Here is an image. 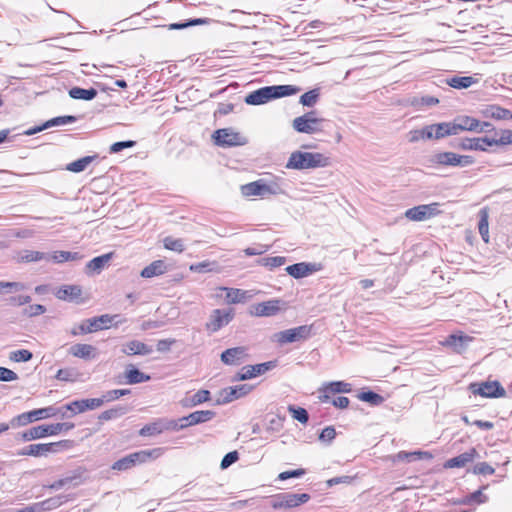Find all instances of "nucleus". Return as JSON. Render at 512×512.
I'll return each mask as SVG.
<instances>
[{
  "label": "nucleus",
  "instance_id": "f257e3e1",
  "mask_svg": "<svg viewBox=\"0 0 512 512\" xmlns=\"http://www.w3.org/2000/svg\"><path fill=\"white\" fill-rule=\"evenodd\" d=\"M299 91L300 88L293 85L266 86L249 93L245 97V103L248 105H261L272 99L295 95Z\"/></svg>",
  "mask_w": 512,
  "mask_h": 512
},
{
  "label": "nucleus",
  "instance_id": "f03ea898",
  "mask_svg": "<svg viewBox=\"0 0 512 512\" xmlns=\"http://www.w3.org/2000/svg\"><path fill=\"white\" fill-rule=\"evenodd\" d=\"M327 165H329V158L321 153L296 151L290 155L286 168L303 170L326 167Z\"/></svg>",
  "mask_w": 512,
  "mask_h": 512
},
{
  "label": "nucleus",
  "instance_id": "7ed1b4c3",
  "mask_svg": "<svg viewBox=\"0 0 512 512\" xmlns=\"http://www.w3.org/2000/svg\"><path fill=\"white\" fill-rule=\"evenodd\" d=\"M162 454L163 448H154L150 450L134 452L114 462L112 469L117 471H125L132 468L136 464H142L151 459L155 460Z\"/></svg>",
  "mask_w": 512,
  "mask_h": 512
},
{
  "label": "nucleus",
  "instance_id": "20e7f679",
  "mask_svg": "<svg viewBox=\"0 0 512 512\" xmlns=\"http://www.w3.org/2000/svg\"><path fill=\"white\" fill-rule=\"evenodd\" d=\"M241 192L244 196H260L267 198L271 195H278L283 193L281 186L276 182L266 183L263 179L241 186Z\"/></svg>",
  "mask_w": 512,
  "mask_h": 512
},
{
  "label": "nucleus",
  "instance_id": "39448f33",
  "mask_svg": "<svg viewBox=\"0 0 512 512\" xmlns=\"http://www.w3.org/2000/svg\"><path fill=\"white\" fill-rule=\"evenodd\" d=\"M74 427L72 423H56L50 425H39L30 428L27 431H24L20 434L21 439L23 441H31L35 439H40L48 435H57L61 431H68Z\"/></svg>",
  "mask_w": 512,
  "mask_h": 512
},
{
  "label": "nucleus",
  "instance_id": "423d86ee",
  "mask_svg": "<svg viewBox=\"0 0 512 512\" xmlns=\"http://www.w3.org/2000/svg\"><path fill=\"white\" fill-rule=\"evenodd\" d=\"M430 161L440 166L466 167L474 163L470 155H458L453 152H439L434 154Z\"/></svg>",
  "mask_w": 512,
  "mask_h": 512
},
{
  "label": "nucleus",
  "instance_id": "0eeeda50",
  "mask_svg": "<svg viewBox=\"0 0 512 512\" xmlns=\"http://www.w3.org/2000/svg\"><path fill=\"white\" fill-rule=\"evenodd\" d=\"M310 500V495L307 493H282L276 495L272 501L271 506L273 509H291L300 506Z\"/></svg>",
  "mask_w": 512,
  "mask_h": 512
},
{
  "label": "nucleus",
  "instance_id": "6e6552de",
  "mask_svg": "<svg viewBox=\"0 0 512 512\" xmlns=\"http://www.w3.org/2000/svg\"><path fill=\"white\" fill-rule=\"evenodd\" d=\"M57 414V410L52 407H45L40 409H35L29 412L22 413L11 420V425L13 427H21L26 426L29 423H32L37 420L45 419L51 416H55Z\"/></svg>",
  "mask_w": 512,
  "mask_h": 512
},
{
  "label": "nucleus",
  "instance_id": "1a4fd4ad",
  "mask_svg": "<svg viewBox=\"0 0 512 512\" xmlns=\"http://www.w3.org/2000/svg\"><path fill=\"white\" fill-rule=\"evenodd\" d=\"M314 114V112H308L296 117L292 122V127L299 133L314 134L320 132L323 119L315 117Z\"/></svg>",
  "mask_w": 512,
  "mask_h": 512
},
{
  "label": "nucleus",
  "instance_id": "9d476101",
  "mask_svg": "<svg viewBox=\"0 0 512 512\" xmlns=\"http://www.w3.org/2000/svg\"><path fill=\"white\" fill-rule=\"evenodd\" d=\"M469 390L473 394H478L486 398H499L506 396V390L498 381L472 383L469 386Z\"/></svg>",
  "mask_w": 512,
  "mask_h": 512
},
{
  "label": "nucleus",
  "instance_id": "9b49d317",
  "mask_svg": "<svg viewBox=\"0 0 512 512\" xmlns=\"http://www.w3.org/2000/svg\"><path fill=\"white\" fill-rule=\"evenodd\" d=\"M285 308L286 304L284 301L280 299H271L252 305L250 308V314L256 317H270L277 315Z\"/></svg>",
  "mask_w": 512,
  "mask_h": 512
},
{
  "label": "nucleus",
  "instance_id": "f8f14e48",
  "mask_svg": "<svg viewBox=\"0 0 512 512\" xmlns=\"http://www.w3.org/2000/svg\"><path fill=\"white\" fill-rule=\"evenodd\" d=\"M439 203L423 204L406 210L405 217L411 221H425L441 213Z\"/></svg>",
  "mask_w": 512,
  "mask_h": 512
},
{
  "label": "nucleus",
  "instance_id": "ddd939ff",
  "mask_svg": "<svg viewBox=\"0 0 512 512\" xmlns=\"http://www.w3.org/2000/svg\"><path fill=\"white\" fill-rule=\"evenodd\" d=\"M233 318V309H215L210 314L209 321L206 323V328L210 332L215 333L222 327L228 325Z\"/></svg>",
  "mask_w": 512,
  "mask_h": 512
},
{
  "label": "nucleus",
  "instance_id": "4468645a",
  "mask_svg": "<svg viewBox=\"0 0 512 512\" xmlns=\"http://www.w3.org/2000/svg\"><path fill=\"white\" fill-rule=\"evenodd\" d=\"M69 441H60L56 443H46V444H31L25 448H23L18 454L19 455H27V456H43L49 453H56L60 450L61 447H67Z\"/></svg>",
  "mask_w": 512,
  "mask_h": 512
},
{
  "label": "nucleus",
  "instance_id": "2eb2a0df",
  "mask_svg": "<svg viewBox=\"0 0 512 512\" xmlns=\"http://www.w3.org/2000/svg\"><path fill=\"white\" fill-rule=\"evenodd\" d=\"M252 390V386L248 384L236 385L233 387H226L220 390L217 394L216 405H223L230 403L247 395Z\"/></svg>",
  "mask_w": 512,
  "mask_h": 512
},
{
  "label": "nucleus",
  "instance_id": "dca6fc26",
  "mask_svg": "<svg viewBox=\"0 0 512 512\" xmlns=\"http://www.w3.org/2000/svg\"><path fill=\"white\" fill-rule=\"evenodd\" d=\"M116 318H118V315L103 314L98 317L87 319L80 324V333L86 334L96 332L101 329H108L110 324H112Z\"/></svg>",
  "mask_w": 512,
  "mask_h": 512
},
{
  "label": "nucleus",
  "instance_id": "f3484780",
  "mask_svg": "<svg viewBox=\"0 0 512 512\" xmlns=\"http://www.w3.org/2000/svg\"><path fill=\"white\" fill-rule=\"evenodd\" d=\"M172 430L177 431L178 430V423L175 420H169L165 418L158 419L154 422H151L149 424H146L143 426L140 431L139 435L141 436H154L161 434L164 431Z\"/></svg>",
  "mask_w": 512,
  "mask_h": 512
},
{
  "label": "nucleus",
  "instance_id": "a211bd4d",
  "mask_svg": "<svg viewBox=\"0 0 512 512\" xmlns=\"http://www.w3.org/2000/svg\"><path fill=\"white\" fill-rule=\"evenodd\" d=\"M213 138L219 146H238L246 143L245 137L229 128L218 129L214 132Z\"/></svg>",
  "mask_w": 512,
  "mask_h": 512
},
{
  "label": "nucleus",
  "instance_id": "6ab92c4d",
  "mask_svg": "<svg viewBox=\"0 0 512 512\" xmlns=\"http://www.w3.org/2000/svg\"><path fill=\"white\" fill-rule=\"evenodd\" d=\"M274 367H276L275 361H268L256 365H247L244 366L241 369V371L237 374L236 379L241 381L248 380L256 376L262 375L267 371L273 369Z\"/></svg>",
  "mask_w": 512,
  "mask_h": 512
},
{
  "label": "nucleus",
  "instance_id": "aec40b11",
  "mask_svg": "<svg viewBox=\"0 0 512 512\" xmlns=\"http://www.w3.org/2000/svg\"><path fill=\"white\" fill-rule=\"evenodd\" d=\"M322 269L320 263H307L300 262L285 268V271L295 279L306 277L314 272H318Z\"/></svg>",
  "mask_w": 512,
  "mask_h": 512
},
{
  "label": "nucleus",
  "instance_id": "412c9836",
  "mask_svg": "<svg viewBox=\"0 0 512 512\" xmlns=\"http://www.w3.org/2000/svg\"><path fill=\"white\" fill-rule=\"evenodd\" d=\"M308 334L309 328L307 326H299L275 334V339L280 344H286L305 339Z\"/></svg>",
  "mask_w": 512,
  "mask_h": 512
},
{
  "label": "nucleus",
  "instance_id": "4be33fe9",
  "mask_svg": "<svg viewBox=\"0 0 512 512\" xmlns=\"http://www.w3.org/2000/svg\"><path fill=\"white\" fill-rule=\"evenodd\" d=\"M103 403H104V399H100V398L82 399V400L73 401V402L65 405L63 408L65 410H70L73 413H82L86 410H93L95 408H98V407L102 406Z\"/></svg>",
  "mask_w": 512,
  "mask_h": 512
},
{
  "label": "nucleus",
  "instance_id": "5701e85b",
  "mask_svg": "<svg viewBox=\"0 0 512 512\" xmlns=\"http://www.w3.org/2000/svg\"><path fill=\"white\" fill-rule=\"evenodd\" d=\"M247 349L243 346L229 348L222 352L221 361L226 365H239L247 357Z\"/></svg>",
  "mask_w": 512,
  "mask_h": 512
},
{
  "label": "nucleus",
  "instance_id": "b1692460",
  "mask_svg": "<svg viewBox=\"0 0 512 512\" xmlns=\"http://www.w3.org/2000/svg\"><path fill=\"white\" fill-rule=\"evenodd\" d=\"M215 412L211 410L195 411L187 416L182 417V420H187V423L178 425V430L186 427L197 425L200 423L208 422L214 418Z\"/></svg>",
  "mask_w": 512,
  "mask_h": 512
},
{
  "label": "nucleus",
  "instance_id": "393cba45",
  "mask_svg": "<svg viewBox=\"0 0 512 512\" xmlns=\"http://www.w3.org/2000/svg\"><path fill=\"white\" fill-rule=\"evenodd\" d=\"M478 453L475 448L470 449L454 458L447 460L444 464L445 468H461L465 467L468 463L472 462Z\"/></svg>",
  "mask_w": 512,
  "mask_h": 512
},
{
  "label": "nucleus",
  "instance_id": "a878e982",
  "mask_svg": "<svg viewBox=\"0 0 512 512\" xmlns=\"http://www.w3.org/2000/svg\"><path fill=\"white\" fill-rule=\"evenodd\" d=\"M15 260L18 263H31V262H38V261H42V260L49 261L50 256H49V253L23 249V250L17 252V254L15 256Z\"/></svg>",
  "mask_w": 512,
  "mask_h": 512
},
{
  "label": "nucleus",
  "instance_id": "bb28decb",
  "mask_svg": "<svg viewBox=\"0 0 512 512\" xmlns=\"http://www.w3.org/2000/svg\"><path fill=\"white\" fill-rule=\"evenodd\" d=\"M471 341L472 338L469 336L452 334L446 338L443 345L451 347L455 353L461 354L466 350Z\"/></svg>",
  "mask_w": 512,
  "mask_h": 512
},
{
  "label": "nucleus",
  "instance_id": "cd10ccee",
  "mask_svg": "<svg viewBox=\"0 0 512 512\" xmlns=\"http://www.w3.org/2000/svg\"><path fill=\"white\" fill-rule=\"evenodd\" d=\"M453 124L455 125V133L459 134L461 131H474L477 132L480 126V122L470 116H460L454 119Z\"/></svg>",
  "mask_w": 512,
  "mask_h": 512
},
{
  "label": "nucleus",
  "instance_id": "c85d7f7f",
  "mask_svg": "<svg viewBox=\"0 0 512 512\" xmlns=\"http://www.w3.org/2000/svg\"><path fill=\"white\" fill-rule=\"evenodd\" d=\"M82 295V289L78 285H63L55 293L60 300L75 301Z\"/></svg>",
  "mask_w": 512,
  "mask_h": 512
},
{
  "label": "nucleus",
  "instance_id": "c756f323",
  "mask_svg": "<svg viewBox=\"0 0 512 512\" xmlns=\"http://www.w3.org/2000/svg\"><path fill=\"white\" fill-rule=\"evenodd\" d=\"M122 352L126 355H148L152 348L138 340H132L122 346Z\"/></svg>",
  "mask_w": 512,
  "mask_h": 512
},
{
  "label": "nucleus",
  "instance_id": "7c9ffc66",
  "mask_svg": "<svg viewBox=\"0 0 512 512\" xmlns=\"http://www.w3.org/2000/svg\"><path fill=\"white\" fill-rule=\"evenodd\" d=\"M210 400V392L208 390H199L192 396H185L180 400V404L184 408H192Z\"/></svg>",
  "mask_w": 512,
  "mask_h": 512
},
{
  "label": "nucleus",
  "instance_id": "2f4dec72",
  "mask_svg": "<svg viewBox=\"0 0 512 512\" xmlns=\"http://www.w3.org/2000/svg\"><path fill=\"white\" fill-rule=\"evenodd\" d=\"M69 354L81 359H93L96 357V348L89 344H74L69 348Z\"/></svg>",
  "mask_w": 512,
  "mask_h": 512
},
{
  "label": "nucleus",
  "instance_id": "473e14b6",
  "mask_svg": "<svg viewBox=\"0 0 512 512\" xmlns=\"http://www.w3.org/2000/svg\"><path fill=\"white\" fill-rule=\"evenodd\" d=\"M482 115L497 120L512 119V112L498 105H488L482 110Z\"/></svg>",
  "mask_w": 512,
  "mask_h": 512
},
{
  "label": "nucleus",
  "instance_id": "72a5a7b5",
  "mask_svg": "<svg viewBox=\"0 0 512 512\" xmlns=\"http://www.w3.org/2000/svg\"><path fill=\"white\" fill-rule=\"evenodd\" d=\"M112 258V253H107L98 257L93 258L86 264V273L99 274L105 266L109 263Z\"/></svg>",
  "mask_w": 512,
  "mask_h": 512
},
{
  "label": "nucleus",
  "instance_id": "f704fd0d",
  "mask_svg": "<svg viewBox=\"0 0 512 512\" xmlns=\"http://www.w3.org/2000/svg\"><path fill=\"white\" fill-rule=\"evenodd\" d=\"M124 377L126 379V383L131 385L147 382L151 379L150 375L141 372L131 364L127 366Z\"/></svg>",
  "mask_w": 512,
  "mask_h": 512
},
{
  "label": "nucleus",
  "instance_id": "c9c22d12",
  "mask_svg": "<svg viewBox=\"0 0 512 512\" xmlns=\"http://www.w3.org/2000/svg\"><path fill=\"white\" fill-rule=\"evenodd\" d=\"M64 501H65L64 496H57L54 498L44 500L39 503H35L33 505H29L28 507L31 508L33 510V512H43V511H48V510H52V509L59 507L60 505H62L64 503Z\"/></svg>",
  "mask_w": 512,
  "mask_h": 512
},
{
  "label": "nucleus",
  "instance_id": "e433bc0d",
  "mask_svg": "<svg viewBox=\"0 0 512 512\" xmlns=\"http://www.w3.org/2000/svg\"><path fill=\"white\" fill-rule=\"evenodd\" d=\"M167 271V265L163 260H155L146 266L140 273L144 278H152L154 276L162 275Z\"/></svg>",
  "mask_w": 512,
  "mask_h": 512
},
{
  "label": "nucleus",
  "instance_id": "4c0bfd02",
  "mask_svg": "<svg viewBox=\"0 0 512 512\" xmlns=\"http://www.w3.org/2000/svg\"><path fill=\"white\" fill-rule=\"evenodd\" d=\"M434 129V140H440L447 136L456 135L453 122H441L432 124Z\"/></svg>",
  "mask_w": 512,
  "mask_h": 512
},
{
  "label": "nucleus",
  "instance_id": "58836bf2",
  "mask_svg": "<svg viewBox=\"0 0 512 512\" xmlns=\"http://www.w3.org/2000/svg\"><path fill=\"white\" fill-rule=\"evenodd\" d=\"M75 121H76L75 116H71V115L58 116V117L48 120L47 122H45V124L42 127H39L37 129H34L31 132H28V134H33L35 132L42 131L43 129H47V128H50L53 126H62V125H66V124H71V123H74Z\"/></svg>",
  "mask_w": 512,
  "mask_h": 512
},
{
  "label": "nucleus",
  "instance_id": "ea45409f",
  "mask_svg": "<svg viewBox=\"0 0 512 512\" xmlns=\"http://www.w3.org/2000/svg\"><path fill=\"white\" fill-rule=\"evenodd\" d=\"M50 260L54 263H64L67 261H76L82 258V256L78 252H70V251H55L53 253H49Z\"/></svg>",
  "mask_w": 512,
  "mask_h": 512
},
{
  "label": "nucleus",
  "instance_id": "a19ab883",
  "mask_svg": "<svg viewBox=\"0 0 512 512\" xmlns=\"http://www.w3.org/2000/svg\"><path fill=\"white\" fill-rule=\"evenodd\" d=\"M452 146L461 150H486V148L483 145H480L478 138H464L461 140H457L455 143L452 144Z\"/></svg>",
  "mask_w": 512,
  "mask_h": 512
},
{
  "label": "nucleus",
  "instance_id": "79ce46f5",
  "mask_svg": "<svg viewBox=\"0 0 512 512\" xmlns=\"http://www.w3.org/2000/svg\"><path fill=\"white\" fill-rule=\"evenodd\" d=\"M477 79L472 76H455L447 80V84L455 89H465L477 83Z\"/></svg>",
  "mask_w": 512,
  "mask_h": 512
},
{
  "label": "nucleus",
  "instance_id": "37998d69",
  "mask_svg": "<svg viewBox=\"0 0 512 512\" xmlns=\"http://www.w3.org/2000/svg\"><path fill=\"white\" fill-rule=\"evenodd\" d=\"M323 392L326 393H349L352 390L351 384L346 383L344 381H335L326 383L323 385L322 389Z\"/></svg>",
  "mask_w": 512,
  "mask_h": 512
},
{
  "label": "nucleus",
  "instance_id": "c03bdc74",
  "mask_svg": "<svg viewBox=\"0 0 512 512\" xmlns=\"http://www.w3.org/2000/svg\"><path fill=\"white\" fill-rule=\"evenodd\" d=\"M69 96L73 99L92 100L97 96V90L94 88L84 89L73 87L69 90Z\"/></svg>",
  "mask_w": 512,
  "mask_h": 512
},
{
  "label": "nucleus",
  "instance_id": "a18cd8bd",
  "mask_svg": "<svg viewBox=\"0 0 512 512\" xmlns=\"http://www.w3.org/2000/svg\"><path fill=\"white\" fill-rule=\"evenodd\" d=\"M96 158V156H85L76 161L69 163L66 166V170L74 173H79L84 171Z\"/></svg>",
  "mask_w": 512,
  "mask_h": 512
},
{
  "label": "nucleus",
  "instance_id": "49530a36",
  "mask_svg": "<svg viewBox=\"0 0 512 512\" xmlns=\"http://www.w3.org/2000/svg\"><path fill=\"white\" fill-rule=\"evenodd\" d=\"M226 291V300L228 303L236 304L245 302L247 291L235 288H223Z\"/></svg>",
  "mask_w": 512,
  "mask_h": 512
},
{
  "label": "nucleus",
  "instance_id": "de8ad7c7",
  "mask_svg": "<svg viewBox=\"0 0 512 512\" xmlns=\"http://www.w3.org/2000/svg\"><path fill=\"white\" fill-rule=\"evenodd\" d=\"M480 220L478 224L479 233L482 239L487 243L489 241V224H488V212L486 208L481 209L479 212Z\"/></svg>",
  "mask_w": 512,
  "mask_h": 512
},
{
  "label": "nucleus",
  "instance_id": "09e8293b",
  "mask_svg": "<svg viewBox=\"0 0 512 512\" xmlns=\"http://www.w3.org/2000/svg\"><path fill=\"white\" fill-rule=\"evenodd\" d=\"M128 409L125 406H117L112 409L106 410L99 415V420L108 421L122 417L127 413Z\"/></svg>",
  "mask_w": 512,
  "mask_h": 512
},
{
  "label": "nucleus",
  "instance_id": "8fccbe9b",
  "mask_svg": "<svg viewBox=\"0 0 512 512\" xmlns=\"http://www.w3.org/2000/svg\"><path fill=\"white\" fill-rule=\"evenodd\" d=\"M209 22H210V19H208V18H196V19L188 20L187 22H183V23H172L169 25V29L170 30H181V29H185L188 27H192V26L206 25V24H209Z\"/></svg>",
  "mask_w": 512,
  "mask_h": 512
},
{
  "label": "nucleus",
  "instance_id": "3c124183",
  "mask_svg": "<svg viewBox=\"0 0 512 512\" xmlns=\"http://www.w3.org/2000/svg\"><path fill=\"white\" fill-rule=\"evenodd\" d=\"M163 245L166 249L181 253L184 251V243L182 239H176L171 236H167L163 239Z\"/></svg>",
  "mask_w": 512,
  "mask_h": 512
},
{
  "label": "nucleus",
  "instance_id": "603ef678",
  "mask_svg": "<svg viewBox=\"0 0 512 512\" xmlns=\"http://www.w3.org/2000/svg\"><path fill=\"white\" fill-rule=\"evenodd\" d=\"M358 398L361 401L367 402L374 406H378L384 402V398L373 391L362 392L358 395Z\"/></svg>",
  "mask_w": 512,
  "mask_h": 512
},
{
  "label": "nucleus",
  "instance_id": "864d4df0",
  "mask_svg": "<svg viewBox=\"0 0 512 512\" xmlns=\"http://www.w3.org/2000/svg\"><path fill=\"white\" fill-rule=\"evenodd\" d=\"M26 289V285L21 282L0 281V293H12Z\"/></svg>",
  "mask_w": 512,
  "mask_h": 512
},
{
  "label": "nucleus",
  "instance_id": "5fc2aeb1",
  "mask_svg": "<svg viewBox=\"0 0 512 512\" xmlns=\"http://www.w3.org/2000/svg\"><path fill=\"white\" fill-rule=\"evenodd\" d=\"M288 411L291 413L293 419L299 421L302 424L307 423L309 420L308 412L304 408L290 405L288 407Z\"/></svg>",
  "mask_w": 512,
  "mask_h": 512
},
{
  "label": "nucleus",
  "instance_id": "6e6d98bb",
  "mask_svg": "<svg viewBox=\"0 0 512 512\" xmlns=\"http://www.w3.org/2000/svg\"><path fill=\"white\" fill-rule=\"evenodd\" d=\"M318 98H319L318 90L313 89V90H310V91L304 93L300 97V103L303 106L312 107L317 102Z\"/></svg>",
  "mask_w": 512,
  "mask_h": 512
},
{
  "label": "nucleus",
  "instance_id": "4d7b16f0",
  "mask_svg": "<svg viewBox=\"0 0 512 512\" xmlns=\"http://www.w3.org/2000/svg\"><path fill=\"white\" fill-rule=\"evenodd\" d=\"M33 354L26 349L16 350L10 353L9 358L15 362H27L31 360Z\"/></svg>",
  "mask_w": 512,
  "mask_h": 512
},
{
  "label": "nucleus",
  "instance_id": "13d9d810",
  "mask_svg": "<svg viewBox=\"0 0 512 512\" xmlns=\"http://www.w3.org/2000/svg\"><path fill=\"white\" fill-rule=\"evenodd\" d=\"M259 263L263 266L269 267V268H275L282 266L286 263V258L283 256H274V257H266L262 258Z\"/></svg>",
  "mask_w": 512,
  "mask_h": 512
},
{
  "label": "nucleus",
  "instance_id": "bf43d9fd",
  "mask_svg": "<svg viewBox=\"0 0 512 512\" xmlns=\"http://www.w3.org/2000/svg\"><path fill=\"white\" fill-rule=\"evenodd\" d=\"M55 377L60 381L73 382L76 380V372L70 368L59 369Z\"/></svg>",
  "mask_w": 512,
  "mask_h": 512
},
{
  "label": "nucleus",
  "instance_id": "052dcab7",
  "mask_svg": "<svg viewBox=\"0 0 512 512\" xmlns=\"http://www.w3.org/2000/svg\"><path fill=\"white\" fill-rule=\"evenodd\" d=\"M128 394H130L129 389H115L108 391L101 399H104V402H110Z\"/></svg>",
  "mask_w": 512,
  "mask_h": 512
},
{
  "label": "nucleus",
  "instance_id": "680f3d73",
  "mask_svg": "<svg viewBox=\"0 0 512 512\" xmlns=\"http://www.w3.org/2000/svg\"><path fill=\"white\" fill-rule=\"evenodd\" d=\"M45 312H46V308H45V306H43L41 304L30 305L23 310V314L28 317L38 316V315L44 314Z\"/></svg>",
  "mask_w": 512,
  "mask_h": 512
},
{
  "label": "nucleus",
  "instance_id": "e2e57ef3",
  "mask_svg": "<svg viewBox=\"0 0 512 512\" xmlns=\"http://www.w3.org/2000/svg\"><path fill=\"white\" fill-rule=\"evenodd\" d=\"M474 474L492 475L495 469L486 462H480L474 466Z\"/></svg>",
  "mask_w": 512,
  "mask_h": 512
},
{
  "label": "nucleus",
  "instance_id": "0e129e2a",
  "mask_svg": "<svg viewBox=\"0 0 512 512\" xmlns=\"http://www.w3.org/2000/svg\"><path fill=\"white\" fill-rule=\"evenodd\" d=\"M82 474L79 471L74 472L71 476L62 478L64 486H78L82 483Z\"/></svg>",
  "mask_w": 512,
  "mask_h": 512
},
{
  "label": "nucleus",
  "instance_id": "69168bd1",
  "mask_svg": "<svg viewBox=\"0 0 512 512\" xmlns=\"http://www.w3.org/2000/svg\"><path fill=\"white\" fill-rule=\"evenodd\" d=\"M238 458H239V456H238L237 451L229 452L223 457V459L220 463V467L222 469H226L229 466H231L233 463H235L238 460Z\"/></svg>",
  "mask_w": 512,
  "mask_h": 512
},
{
  "label": "nucleus",
  "instance_id": "338daca9",
  "mask_svg": "<svg viewBox=\"0 0 512 512\" xmlns=\"http://www.w3.org/2000/svg\"><path fill=\"white\" fill-rule=\"evenodd\" d=\"M17 379L18 375L14 371L0 366V381L10 382L15 381Z\"/></svg>",
  "mask_w": 512,
  "mask_h": 512
},
{
  "label": "nucleus",
  "instance_id": "774afa93",
  "mask_svg": "<svg viewBox=\"0 0 512 512\" xmlns=\"http://www.w3.org/2000/svg\"><path fill=\"white\" fill-rule=\"evenodd\" d=\"M392 460H393V462H398V461L412 462V461L416 460V454H415V451L414 452L400 451L399 453H397L396 455L393 456Z\"/></svg>",
  "mask_w": 512,
  "mask_h": 512
}]
</instances>
